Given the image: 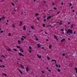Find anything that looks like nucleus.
I'll return each mask as SVG.
<instances>
[{
	"instance_id": "obj_33",
	"label": "nucleus",
	"mask_w": 77,
	"mask_h": 77,
	"mask_svg": "<svg viewBox=\"0 0 77 77\" xmlns=\"http://www.w3.org/2000/svg\"><path fill=\"white\" fill-rule=\"evenodd\" d=\"M31 27L32 29H34V26H31Z\"/></svg>"
},
{
	"instance_id": "obj_12",
	"label": "nucleus",
	"mask_w": 77,
	"mask_h": 77,
	"mask_svg": "<svg viewBox=\"0 0 77 77\" xmlns=\"http://www.w3.org/2000/svg\"><path fill=\"white\" fill-rule=\"evenodd\" d=\"M55 62V63H56L57 61H56V60H51V62Z\"/></svg>"
},
{
	"instance_id": "obj_14",
	"label": "nucleus",
	"mask_w": 77,
	"mask_h": 77,
	"mask_svg": "<svg viewBox=\"0 0 77 77\" xmlns=\"http://www.w3.org/2000/svg\"><path fill=\"white\" fill-rule=\"evenodd\" d=\"M2 75H4L5 76H7V75L6 74H5V73H3L2 74Z\"/></svg>"
},
{
	"instance_id": "obj_20",
	"label": "nucleus",
	"mask_w": 77,
	"mask_h": 77,
	"mask_svg": "<svg viewBox=\"0 0 77 77\" xmlns=\"http://www.w3.org/2000/svg\"><path fill=\"white\" fill-rule=\"evenodd\" d=\"M37 20L38 21H39V20L40 19V17H38L37 18Z\"/></svg>"
},
{
	"instance_id": "obj_51",
	"label": "nucleus",
	"mask_w": 77,
	"mask_h": 77,
	"mask_svg": "<svg viewBox=\"0 0 77 77\" xmlns=\"http://www.w3.org/2000/svg\"><path fill=\"white\" fill-rule=\"evenodd\" d=\"M72 12H75V11L74 10H72Z\"/></svg>"
},
{
	"instance_id": "obj_17",
	"label": "nucleus",
	"mask_w": 77,
	"mask_h": 77,
	"mask_svg": "<svg viewBox=\"0 0 77 77\" xmlns=\"http://www.w3.org/2000/svg\"><path fill=\"white\" fill-rule=\"evenodd\" d=\"M73 26H74V24H72L71 26H70V28L71 29H72V27H73Z\"/></svg>"
},
{
	"instance_id": "obj_25",
	"label": "nucleus",
	"mask_w": 77,
	"mask_h": 77,
	"mask_svg": "<svg viewBox=\"0 0 77 77\" xmlns=\"http://www.w3.org/2000/svg\"><path fill=\"white\" fill-rule=\"evenodd\" d=\"M14 51H17V50L15 49H13Z\"/></svg>"
},
{
	"instance_id": "obj_19",
	"label": "nucleus",
	"mask_w": 77,
	"mask_h": 77,
	"mask_svg": "<svg viewBox=\"0 0 77 77\" xmlns=\"http://www.w3.org/2000/svg\"><path fill=\"white\" fill-rule=\"evenodd\" d=\"M7 50H8V51H11V49H7Z\"/></svg>"
},
{
	"instance_id": "obj_21",
	"label": "nucleus",
	"mask_w": 77,
	"mask_h": 77,
	"mask_svg": "<svg viewBox=\"0 0 77 77\" xmlns=\"http://www.w3.org/2000/svg\"><path fill=\"white\" fill-rule=\"evenodd\" d=\"M57 71L58 72H60V70L59 69H57Z\"/></svg>"
},
{
	"instance_id": "obj_60",
	"label": "nucleus",
	"mask_w": 77,
	"mask_h": 77,
	"mask_svg": "<svg viewBox=\"0 0 77 77\" xmlns=\"http://www.w3.org/2000/svg\"><path fill=\"white\" fill-rule=\"evenodd\" d=\"M46 68H47V69H49V68H48V67H47Z\"/></svg>"
},
{
	"instance_id": "obj_26",
	"label": "nucleus",
	"mask_w": 77,
	"mask_h": 77,
	"mask_svg": "<svg viewBox=\"0 0 77 77\" xmlns=\"http://www.w3.org/2000/svg\"><path fill=\"white\" fill-rule=\"evenodd\" d=\"M75 70H76V73H77V68L75 67Z\"/></svg>"
},
{
	"instance_id": "obj_4",
	"label": "nucleus",
	"mask_w": 77,
	"mask_h": 77,
	"mask_svg": "<svg viewBox=\"0 0 77 77\" xmlns=\"http://www.w3.org/2000/svg\"><path fill=\"white\" fill-rule=\"evenodd\" d=\"M19 54L20 56H22L23 57L24 56V55H23V54H21V53H19Z\"/></svg>"
},
{
	"instance_id": "obj_38",
	"label": "nucleus",
	"mask_w": 77,
	"mask_h": 77,
	"mask_svg": "<svg viewBox=\"0 0 77 77\" xmlns=\"http://www.w3.org/2000/svg\"><path fill=\"white\" fill-rule=\"evenodd\" d=\"M14 12H16V11H17V10L15 9H14Z\"/></svg>"
},
{
	"instance_id": "obj_2",
	"label": "nucleus",
	"mask_w": 77,
	"mask_h": 77,
	"mask_svg": "<svg viewBox=\"0 0 77 77\" xmlns=\"http://www.w3.org/2000/svg\"><path fill=\"white\" fill-rule=\"evenodd\" d=\"M54 38H55V39H56L57 41H58V39H57V36L56 35H54Z\"/></svg>"
},
{
	"instance_id": "obj_32",
	"label": "nucleus",
	"mask_w": 77,
	"mask_h": 77,
	"mask_svg": "<svg viewBox=\"0 0 77 77\" xmlns=\"http://www.w3.org/2000/svg\"><path fill=\"white\" fill-rule=\"evenodd\" d=\"M51 47H52V45H50L49 48H51Z\"/></svg>"
},
{
	"instance_id": "obj_46",
	"label": "nucleus",
	"mask_w": 77,
	"mask_h": 77,
	"mask_svg": "<svg viewBox=\"0 0 77 77\" xmlns=\"http://www.w3.org/2000/svg\"><path fill=\"white\" fill-rule=\"evenodd\" d=\"M71 24V22H68V24Z\"/></svg>"
},
{
	"instance_id": "obj_53",
	"label": "nucleus",
	"mask_w": 77,
	"mask_h": 77,
	"mask_svg": "<svg viewBox=\"0 0 77 77\" xmlns=\"http://www.w3.org/2000/svg\"><path fill=\"white\" fill-rule=\"evenodd\" d=\"M36 41H38V38H36Z\"/></svg>"
},
{
	"instance_id": "obj_31",
	"label": "nucleus",
	"mask_w": 77,
	"mask_h": 77,
	"mask_svg": "<svg viewBox=\"0 0 77 77\" xmlns=\"http://www.w3.org/2000/svg\"><path fill=\"white\" fill-rule=\"evenodd\" d=\"M18 43L19 44H21V42H20V40L18 41Z\"/></svg>"
},
{
	"instance_id": "obj_59",
	"label": "nucleus",
	"mask_w": 77,
	"mask_h": 77,
	"mask_svg": "<svg viewBox=\"0 0 77 77\" xmlns=\"http://www.w3.org/2000/svg\"><path fill=\"white\" fill-rule=\"evenodd\" d=\"M2 21V19L1 18H0V22Z\"/></svg>"
},
{
	"instance_id": "obj_16",
	"label": "nucleus",
	"mask_w": 77,
	"mask_h": 77,
	"mask_svg": "<svg viewBox=\"0 0 77 77\" xmlns=\"http://www.w3.org/2000/svg\"><path fill=\"white\" fill-rule=\"evenodd\" d=\"M37 46H38V48H40V47H41V46H40V45H39V44H38Z\"/></svg>"
},
{
	"instance_id": "obj_1",
	"label": "nucleus",
	"mask_w": 77,
	"mask_h": 77,
	"mask_svg": "<svg viewBox=\"0 0 77 77\" xmlns=\"http://www.w3.org/2000/svg\"><path fill=\"white\" fill-rule=\"evenodd\" d=\"M72 29H69L66 32L67 34H68L69 35H70V33H72Z\"/></svg>"
},
{
	"instance_id": "obj_50",
	"label": "nucleus",
	"mask_w": 77,
	"mask_h": 77,
	"mask_svg": "<svg viewBox=\"0 0 77 77\" xmlns=\"http://www.w3.org/2000/svg\"><path fill=\"white\" fill-rule=\"evenodd\" d=\"M58 67H59V68H60V65H58Z\"/></svg>"
},
{
	"instance_id": "obj_43",
	"label": "nucleus",
	"mask_w": 77,
	"mask_h": 77,
	"mask_svg": "<svg viewBox=\"0 0 77 77\" xmlns=\"http://www.w3.org/2000/svg\"><path fill=\"white\" fill-rule=\"evenodd\" d=\"M1 33H3V30H1Z\"/></svg>"
},
{
	"instance_id": "obj_27",
	"label": "nucleus",
	"mask_w": 77,
	"mask_h": 77,
	"mask_svg": "<svg viewBox=\"0 0 77 77\" xmlns=\"http://www.w3.org/2000/svg\"><path fill=\"white\" fill-rule=\"evenodd\" d=\"M17 48H20L21 47L20 46H17Z\"/></svg>"
},
{
	"instance_id": "obj_47",
	"label": "nucleus",
	"mask_w": 77,
	"mask_h": 77,
	"mask_svg": "<svg viewBox=\"0 0 77 77\" xmlns=\"http://www.w3.org/2000/svg\"><path fill=\"white\" fill-rule=\"evenodd\" d=\"M69 6H72V4L71 3H70Z\"/></svg>"
},
{
	"instance_id": "obj_10",
	"label": "nucleus",
	"mask_w": 77,
	"mask_h": 77,
	"mask_svg": "<svg viewBox=\"0 0 77 77\" xmlns=\"http://www.w3.org/2000/svg\"><path fill=\"white\" fill-rule=\"evenodd\" d=\"M20 65L21 68H24V66H23V65H22V64H20Z\"/></svg>"
},
{
	"instance_id": "obj_15",
	"label": "nucleus",
	"mask_w": 77,
	"mask_h": 77,
	"mask_svg": "<svg viewBox=\"0 0 77 77\" xmlns=\"http://www.w3.org/2000/svg\"><path fill=\"white\" fill-rule=\"evenodd\" d=\"M65 38H63V39H62L61 41V42H63V41H65Z\"/></svg>"
},
{
	"instance_id": "obj_28",
	"label": "nucleus",
	"mask_w": 77,
	"mask_h": 77,
	"mask_svg": "<svg viewBox=\"0 0 77 77\" xmlns=\"http://www.w3.org/2000/svg\"><path fill=\"white\" fill-rule=\"evenodd\" d=\"M28 51H29L30 53H32V51H31V50H29Z\"/></svg>"
},
{
	"instance_id": "obj_61",
	"label": "nucleus",
	"mask_w": 77,
	"mask_h": 77,
	"mask_svg": "<svg viewBox=\"0 0 77 77\" xmlns=\"http://www.w3.org/2000/svg\"><path fill=\"white\" fill-rule=\"evenodd\" d=\"M46 41H48V39H46Z\"/></svg>"
},
{
	"instance_id": "obj_57",
	"label": "nucleus",
	"mask_w": 77,
	"mask_h": 77,
	"mask_svg": "<svg viewBox=\"0 0 77 77\" xmlns=\"http://www.w3.org/2000/svg\"><path fill=\"white\" fill-rule=\"evenodd\" d=\"M48 71H49V72H51V70H48Z\"/></svg>"
},
{
	"instance_id": "obj_11",
	"label": "nucleus",
	"mask_w": 77,
	"mask_h": 77,
	"mask_svg": "<svg viewBox=\"0 0 77 77\" xmlns=\"http://www.w3.org/2000/svg\"><path fill=\"white\" fill-rule=\"evenodd\" d=\"M18 70L19 71L20 73L21 74H23V72H22V71H21V70H20V69H18Z\"/></svg>"
},
{
	"instance_id": "obj_49",
	"label": "nucleus",
	"mask_w": 77,
	"mask_h": 77,
	"mask_svg": "<svg viewBox=\"0 0 77 77\" xmlns=\"http://www.w3.org/2000/svg\"><path fill=\"white\" fill-rule=\"evenodd\" d=\"M60 11L58 12L57 13V14H59V13H60Z\"/></svg>"
},
{
	"instance_id": "obj_56",
	"label": "nucleus",
	"mask_w": 77,
	"mask_h": 77,
	"mask_svg": "<svg viewBox=\"0 0 77 77\" xmlns=\"http://www.w3.org/2000/svg\"><path fill=\"white\" fill-rule=\"evenodd\" d=\"M44 21H46V19H44Z\"/></svg>"
},
{
	"instance_id": "obj_9",
	"label": "nucleus",
	"mask_w": 77,
	"mask_h": 77,
	"mask_svg": "<svg viewBox=\"0 0 77 77\" xmlns=\"http://www.w3.org/2000/svg\"><path fill=\"white\" fill-rule=\"evenodd\" d=\"M26 70L27 72H28L29 71V69L27 67H26Z\"/></svg>"
},
{
	"instance_id": "obj_35",
	"label": "nucleus",
	"mask_w": 77,
	"mask_h": 77,
	"mask_svg": "<svg viewBox=\"0 0 77 77\" xmlns=\"http://www.w3.org/2000/svg\"><path fill=\"white\" fill-rule=\"evenodd\" d=\"M11 5H13V6H15V4H14V3H11Z\"/></svg>"
},
{
	"instance_id": "obj_34",
	"label": "nucleus",
	"mask_w": 77,
	"mask_h": 77,
	"mask_svg": "<svg viewBox=\"0 0 77 77\" xmlns=\"http://www.w3.org/2000/svg\"><path fill=\"white\" fill-rule=\"evenodd\" d=\"M21 41H24V38H21Z\"/></svg>"
},
{
	"instance_id": "obj_62",
	"label": "nucleus",
	"mask_w": 77,
	"mask_h": 77,
	"mask_svg": "<svg viewBox=\"0 0 77 77\" xmlns=\"http://www.w3.org/2000/svg\"><path fill=\"white\" fill-rule=\"evenodd\" d=\"M27 35H28V36H29V35H30V34H27Z\"/></svg>"
},
{
	"instance_id": "obj_42",
	"label": "nucleus",
	"mask_w": 77,
	"mask_h": 77,
	"mask_svg": "<svg viewBox=\"0 0 77 77\" xmlns=\"http://www.w3.org/2000/svg\"><path fill=\"white\" fill-rule=\"evenodd\" d=\"M56 66L57 68H58V65L57 64H56Z\"/></svg>"
},
{
	"instance_id": "obj_6",
	"label": "nucleus",
	"mask_w": 77,
	"mask_h": 77,
	"mask_svg": "<svg viewBox=\"0 0 77 77\" xmlns=\"http://www.w3.org/2000/svg\"><path fill=\"white\" fill-rule=\"evenodd\" d=\"M37 56L38 57V58H39V59H41V55L39 56V54H37Z\"/></svg>"
},
{
	"instance_id": "obj_5",
	"label": "nucleus",
	"mask_w": 77,
	"mask_h": 77,
	"mask_svg": "<svg viewBox=\"0 0 77 77\" xmlns=\"http://www.w3.org/2000/svg\"><path fill=\"white\" fill-rule=\"evenodd\" d=\"M20 51H21V52H22V53H23L24 52V51H23V49L22 48H20Z\"/></svg>"
},
{
	"instance_id": "obj_52",
	"label": "nucleus",
	"mask_w": 77,
	"mask_h": 77,
	"mask_svg": "<svg viewBox=\"0 0 77 77\" xmlns=\"http://www.w3.org/2000/svg\"><path fill=\"white\" fill-rule=\"evenodd\" d=\"M1 56L3 57H5V56H4L3 55H2Z\"/></svg>"
},
{
	"instance_id": "obj_41",
	"label": "nucleus",
	"mask_w": 77,
	"mask_h": 77,
	"mask_svg": "<svg viewBox=\"0 0 77 77\" xmlns=\"http://www.w3.org/2000/svg\"><path fill=\"white\" fill-rule=\"evenodd\" d=\"M47 59L48 60H50V58L49 57H47Z\"/></svg>"
},
{
	"instance_id": "obj_3",
	"label": "nucleus",
	"mask_w": 77,
	"mask_h": 77,
	"mask_svg": "<svg viewBox=\"0 0 77 77\" xmlns=\"http://www.w3.org/2000/svg\"><path fill=\"white\" fill-rule=\"evenodd\" d=\"M19 25H20V26H21L22 25H23V22L21 21L20 22V23L19 24Z\"/></svg>"
},
{
	"instance_id": "obj_54",
	"label": "nucleus",
	"mask_w": 77,
	"mask_h": 77,
	"mask_svg": "<svg viewBox=\"0 0 77 77\" xmlns=\"http://www.w3.org/2000/svg\"><path fill=\"white\" fill-rule=\"evenodd\" d=\"M42 73H43V74H44V72L43 71H42Z\"/></svg>"
},
{
	"instance_id": "obj_22",
	"label": "nucleus",
	"mask_w": 77,
	"mask_h": 77,
	"mask_svg": "<svg viewBox=\"0 0 77 77\" xmlns=\"http://www.w3.org/2000/svg\"><path fill=\"white\" fill-rule=\"evenodd\" d=\"M29 48L30 50H32V47L31 46H29Z\"/></svg>"
},
{
	"instance_id": "obj_58",
	"label": "nucleus",
	"mask_w": 77,
	"mask_h": 77,
	"mask_svg": "<svg viewBox=\"0 0 77 77\" xmlns=\"http://www.w3.org/2000/svg\"><path fill=\"white\" fill-rule=\"evenodd\" d=\"M52 5H54V3H53V2L52 3Z\"/></svg>"
},
{
	"instance_id": "obj_24",
	"label": "nucleus",
	"mask_w": 77,
	"mask_h": 77,
	"mask_svg": "<svg viewBox=\"0 0 77 77\" xmlns=\"http://www.w3.org/2000/svg\"><path fill=\"white\" fill-rule=\"evenodd\" d=\"M39 14L38 13H36L35 14V16H38V15Z\"/></svg>"
},
{
	"instance_id": "obj_64",
	"label": "nucleus",
	"mask_w": 77,
	"mask_h": 77,
	"mask_svg": "<svg viewBox=\"0 0 77 77\" xmlns=\"http://www.w3.org/2000/svg\"><path fill=\"white\" fill-rule=\"evenodd\" d=\"M7 22H9V20H7Z\"/></svg>"
},
{
	"instance_id": "obj_30",
	"label": "nucleus",
	"mask_w": 77,
	"mask_h": 77,
	"mask_svg": "<svg viewBox=\"0 0 77 77\" xmlns=\"http://www.w3.org/2000/svg\"><path fill=\"white\" fill-rule=\"evenodd\" d=\"M43 27H44L45 26V24L43 23Z\"/></svg>"
},
{
	"instance_id": "obj_18",
	"label": "nucleus",
	"mask_w": 77,
	"mask_h": 77,
	"mask_svg": "<svg viewBox=\"0 0 77 77\" xmlns=\"http://www.w3.org/2000/svg\"><path fill=\"white\" fill-rule=\"evenodd\" d=\"M1 18L2 20H4V19H5V18H6V17H2Z\"/></svg>"
},
{
	"instance_id": "obj_63",
	"label": "nucleus",
	"mask_w": 77,
	"mask_h": 77,
	"mask_svg": "<svg viewBox=\"0 0 77 77\" xmlns=\"http://www.w3.org/2000/svg\"><path fill=\"white\" fill-rule=\"evenodd\" d=\"M42 49H44V48L42 47Z\"/></svg>"
},
{
	"instance_id": "obj_48",
	"label": "nucleus",
	"mask_w": 77,
	"mask_h": 77,
	"mask_svg": "<svg viewBox=\"0 0 77 77\" xmlns=\"http://www.w3.org/2000/svg\"><path fill=\"white\" fill-rule=\"evenodd\" d=\"M61 5H63V3L62 2L61 3Z\"/></svg>"
},
{
	"instance_id": "obj_7",
	"label": "nucleus",
	"mask_w": 77,
	"mask_h": 77,
	"mask_svg": "<svg viewBox=\"0 0 77 77\" xmlns=\"http://www.w3.org/2000/svg\"><path fill=\"white\" fill-rule=\"evenodd\" d=\"M51 17H53V16H52L51 17L49 16L48 17H47V20H48V19H50V18H51Z\"/></svg>"
},
{
	"instance_id": "obj_55",
	"label": "nucleus",
	"mask_w": 77,
	"mask_h": 77,
	"mask_svg": "<svg viewBox=\"0 0 77 77\" xmlns=\"http://www.w3.org/2000/svg\"><path fill=\"white\" fill-rule=\"evenodd\" d=\"M15 2H18V0L15 1Z\"/></svg>"
},
{
	"instance_id": "obj_40",
	"label": "nucleus",
	"mask_w": 77,
	"mask_h": 77,
	"mask_svg": "<svg viewBox=\"0 0 77 77\" xmlns=\"http://www.w3.org/2000/svg\"><path fill=\"white\" fill-rule=\"evenodd\" d=\"M2 61H3V60H2L0 59V62H2Z\"/></svg>"
},
{
	"instance_id": "obj_23",
	"label": "nucleus",
	"mask_w": 77,
	"mask_h": 77,
	"mask_svg": "<svg viewBox=\"0 0 77 77\" xmlns=\"http://www.w3.org/2000/svg\"><path fill=\"white\" fill-rule=\"evenodd\" d=\"M62 21H61L60 24H59V25H61V24H62Z\"/></svg>"
},
{
	"instance_id": "obj_37",
	"label": "nucleus",
	"mask_w": 77,
	"mask_h": 77,
	"mask_svg": "<svg viewBox=\"0 0 77 77\" xmlns=\"http://www.w3.org/2000/svg\"><path fill=\"white\" fill-rule=\"evenodd\" d=\"M12 26L14 28H15V25H13Z\"/></svg>"
},
{
	"instance_id": "obj_45",
	"label": "nucleus",
	"mask_w": 77,
	"mask_h": 77,
	"mask_svg": "<svg viewBox=\"0 0 77 77\" xmlns=\"http://www.w3.org/2000/svg\"><path fill=\"white\" fill-rule=\"evenodd\" d=\"M63 30H64V29H61V31H63Z\"/></svg>"
},
{
	"instance_id": "obj_8",
	"label": "nucleus",
	"mask_w": 77,
	"mask_h": 77,
	"mask_svg": "<svg viewBox=\"0 0 77 77\" xmlns=\"http://www.w3.org/2000/svg\"><path fill=\"white\" fill-rule=\"evenodd\" d=\"M23 30H26V26L25 25L24 26Z\"/></svg>"
},
{
	"instance_id": "obj_39",
	"label": "nucleus",
	"mask_w": 77,
	"mask_h": 77,
	"mask_svg": "<svg viewBox=\"0 0 77 77\" xmlns=\"http://www.w3.org/2000/svg\"><path fill=\"white\" fill-rule=\"evenodd\" d=\"M8 35L9 36H11V33H9L8 34Z\"/></svg>"
},
{
	"instance_id": "obj_13",
	"label": "nucleus",
	"mask_w": 77,
	"mask_h": 77,
	"mask_svg": "<svg viewBox=\"0 0 77 77\" xmlns=\"http://www.w3.org/2000/svg\"><path fill=\"white\" fill-rule=\"evenodd\" d=\"M0 67L1 68H5V66L3 65L2 66L0 65Z\"/></svg>"
},
{
	"instance_id": "obj_44",
	"label": "nucleus",
	"mask_w": 77,
	"mask_h": 77,
	"mask_svg": "<svg viewBox=\"0 0 77 77\" xmlns=\"http://www.w3.org/2000/svg\"><path fill=\"white\" fill-rule=\"evenodd\" d=\"M65 54H62V56H65Z\"/></svg>"
},
{
	"instance_id": "obj_36",
	"label": "nucleus",
	"mask_w": 77,
	"mask_h": 77,
	"mask_svg": "<svg viewBox=\"0 0 77 77\" xmlns=\"http://www.w3.org/2000/svg\"><path fill=\"white\" fill-rule=\"evenodd\" d=\"M53 9L54 10H57V8L56 7L54 8Z\"/></svg>"
},
{
	"instance_id": "obj_29",
	"label": "nucleus",
	"mask_w": 77,
	"mask_h": 77,
	"mask_svg": "<svg viewBox=\"0 0 77 77\" xmlns=\"http://www.w3.org/2000/svg\"><path fill=\"white\" fill-rule=\"evenodd\" d=\"M22 38H24L25 39L26 38V37H25V36H22Z\"/></svg>"
}]
</instances>
